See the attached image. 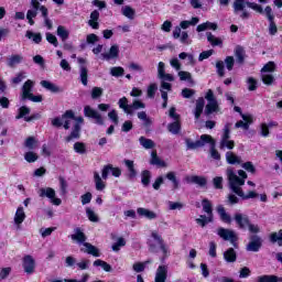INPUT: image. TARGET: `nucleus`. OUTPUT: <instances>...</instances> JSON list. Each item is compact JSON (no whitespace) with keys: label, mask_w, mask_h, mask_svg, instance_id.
<instances>
[{"label":"nucleus","mask_w":282,"mask_h":282,"mask_svg":"<svg viewBox=\"0 0 282 282\" xmlns=\"http://www.w3.org/2000/svg\"><path fill=\"white\" fill-rule=\"evenodd\" d=\"M227 178L232 193L238 195V197H241L242 199H254V197H258V194L253 191L245 194L243 189H241V186H243L246 180H248L246 171L239 170L236 172L232 167H229L227 169Z\"/></svg>","instance_id":"nucleus-1"},{"label":"nucleus","mask_w":282,"mask_h":282,"mask_svg":"<svg viewBox=\"0 0 282 282\" xmlns=\"http://www.w3.org/2000/svg\"><path fill=\"white\" fill-rule=\"evenodd\" d=\"M247 6L254 12H258V14H263L265 17V19H268L269 34L271 36H274V34H276V32H279V29L276 28V23L274 22V13L272 12V7L267 6L263 10V7L257 2H249V3H247Z\"/></svg>","instance_id":"nucleus-2"},{"label":"nucleus","mask_w":282,"mask_h":282,"mask_svg":"<svg viewBox=\"0 0 282 282\" xmlns=\"http://www.w3.org/2000/svg\"><path fill=\"white\" fill-rule=\"evenodd\" d=\"M273 72H276V64L274 62H269L261 68V80L264 85L274 84Z\"/></svg>","instance_id":"nucleus-3"},{"label":"nucleus","mask_w":282,"mask_h":282,"mask_svg":"<svg viewBox=\"0 0 282 282\" xmlns=\"http://www.w3.org/2000/svg\"><path fill=\"white\" fill-rule=\"evenodd\" d=\"M75 116L74 111L67 110L62 117H56L51 120L53 127H64V129H69L72 122H74Z\"/></svg>","instance_id":"nucleus-4"},{"label":"nucleus","mask_w":282,"mask_h":282,"mask_svg":"<svg viewBox=\"0 0 282 282\" xmlns=\"http://www.w3.org/2000/svg\"><path fill=\"white\" fill-rule=\"evenodd\" d=\"M152 241L150 243L151 252H158V248H160L163 257H169V247L164 245V240H162V236L158 234V231L152 232Z\"/></svg>","instance_id":"nucleus-5"},{"label":"nucleus","mask_w":282,"mask_h":282,"mask_svg":"<svg viewBox=\"0 0 282 282\" xmlns=\"http://www.w3.org/2000/svg\"><path fill=\"white\" fill-rule=\"evenodd\" d=\"M232 127V123H226L223 129V134L220 138L219 149H228L229 151H232L235 149V141L230 140V129Z\"/></svg>","instance_id":"nucleus-6"},{"label":"nucleus","mask_w":282,"mask_h":282,"mask_svg":"<svg viewBox=\"0 0 282 282\" xmlns=\"http://www.w3.org/2000/svg\"><path fill=\"white\" fill-rule=\"evenodd\" d=\"M186 148L189 150L200 149V147H206V144H215V139L210 134H202L200 140L193 141L191 139H185Z\"/></svg>","instance_id":"nucleus-7"},{"label":"nucleus","mask_w":282,"mask_h":282,"mask_svg":"<svg viewBox=\"0 0 282 282\" xmlns=\"http://www.w3.org/2000/svg\"><path fill=\"white\" fill-rule=\"evenodd\" d=\"M39 195L40 197H47L48 199H51V204H53V206H61V204H63V200H61V198H56V191H54V188L52 187L40 188Z\"/></svg>","instance_id":"nucleus-8"},{"label":"nucleus","mask_w":282,"mask_h":282,"mask_svg":"<svg viewBox=\"0 0 282 282\" xmlns=\"http://www.w3.org/2000/svg\"><path fill=\"white\" fill-rule=\"evenodd\" d=\"M249 3L250 2L246 0H235L232 3L235 14H239V12H241L240 19H250V12L246 10V6L248 8Z\"/></svg>","instance_id":"nucleus-9"},{"label":"nucleus","mask_w":282,"mask_h":282,"mask_svg":"<svg viewBox=\"0 0 282 282\" xmlns=\"http://www.w3.org/2000/svg\"><path fill=\"white\" fill-rule=\"evenodd\" d=\"M205 99L207 100L206 113H215V111H219V104L217 102L213 90L209 89L206 93Z\"/></svg>","instance_id":"nucleus-10"},{"label":"nucleus","mask_w":282,"mask_h":282,"mask_svg":"<svg viewBox=\"0 0 282 282\" xmlns=\"http://www.w3.org/2000/svg\"><path fill=\"white\" fill-rule=\"evenodd\" d=\"M73 122H75L74 128L70 134L66 138V142H72V140H78V138H80V124H84L85 119H83V117H75Z\"/></svg>","instance_id":"nucleus-11"},{"label":"nucleus","mask_w":282,"mask_h":282,"mask_svg":"<svg viewBox=\"0 0 282 282\" xmlns=\"http://www.w3.org/2000/svg\"><path fill=\"white\" fill-rule=\"evenodd\" d=\"M217 235L225 241H230V243L237 248V234H235V231L226 228H218Z\"/></svg>","instance_id":"nucleus-12"},{"label":"nucleus","mask_w":282,"mask_h":282,"mask_svg":"<svg viewBox=\"0 0 282 282\" xmlns=\"http://www.w3.org/2000/svg\"><path fill=\"white\" fill-rule=\"evenodd\" d=\"M84 115L86 118H93L96 124H105V119H102V115L98 112V110L91 108L90 106H85Z\"/></svg>","instance_id":"nucleus-13"},{"label":"nucleus","mask_w":282,"mask_h":282,"mask_svg":"<svg viewBox=\"0 0 282 282\" xmlns=\"http://www.w3.org/2000/svg\"><path fill=\"white\" fill-rule=\"evenodd\" d=\"M109 175L120 177V175H122V171L119 167H113L111 164L105 165L101 170L102 180H108Z\"/></svg>","instance_id":"nucleus-14"},{"label":"nucleus","mask_w":282,"mask_h":282,"mask_svg":"<svg viewBox=\"0 0 282 282\" xmlns=\"http://www.w3.org/2000/svg\"><path fill=\"white\" fill-rule=\"evenodd\" d=\"M31 6L33 9L28 11L26 19L30 25H34V19H36V14L39 10H41V3L39 2V0H31Z\"/></svg>","instance_id":"nucleus-15"},{"label":"nucleus","mask_w":282,"mask_h":282,"mask_svg":"<svg viewBox=\"0 0 282 282\" xmlns=\"http://www.w3.org/2000/svg\"><path fill=\"white\" fill-rule=\"evenodd\" d=\"M261 249V238L259 236H251L250 242L247 245L248 252H259Z\"/></svg>","instance_id":"nucleus-16"},{"label":"nucleus","mask_w":282,"mask_h":282,"mask_svg":"<svg viewBox=\"0 0 282 282\" xmlns=\"http://www.w3.org/2000/svg\"><path fill=\"white\" fill-rule=\"evenodd\" d=\"M242 120L237 121L235 127L236 129H243L248 131L250 129V124H252V116L251 115H241Z\"/></svg>","instance_id":"nucleus-17"},{"label":"nucleus","mask_w":282,"mask_h":282,"mask_svg":"<svg viewBox=\"0 0 282 282\" xmlns=\"http://www.w3.org/2000/svg\"><path fill=\"white\" fill-rule=\"evenodd\" d=\"M120 54V46L113 44L107 53L101 54L105 61H113V58H118Z\"/></svg>","instance_id":"nucleus-18"},{"label":"nucleus","mask_w":282,"mask_h":282,"mask_svg":"<svg viewBox=\"0 0 282 282\" xmlns=\"http://www.w3.org/2000/svg\"><path fill=\"white\" fill-rule=\"evenodd\" d=\"M32 89H34V82L28 79L22 86V100H28V97L32 96Z\"/></svg>","instance_id":"nucleus-19"},{"label":"nucleus","mask_w":282,"mask_h":282,"mask_svg":"<svg viewBox=\"0 0 282 282\" xmlns=\"http://www.w3.org/2000/svg\"><path fill=\"white\" fill-rule=\"evenodd\" d=\"M235 221L239 226V228H242V229L248 228L250 226V219L241 213H237L235 215Z\"/></svg>","instance_id":"nucleus-20"},{"label":"nucleus","mask_w":282,"mask_h":282,"mask_svg":"<svg viewBox=\"0 0 282 282\" xmlns=\"http://www.w3.org/2000/svg\"><path fill=\"white\" fill-rule=\"evenodd\" d=\"M166 274H169L166 265H160L156 270L154 282H166Z\"/></svg>","instance_id":"nucleus-21"},{"label":"nucleus","mask_w":282,"mask_h":282,"mask_svg":"<svg viewBox=\"0 0 282 282\" xmlns=\"http://www.w3.org/2000/svg\"><path fill=\"white\" fill-rule=\"evenodd\" d=\"M23 269L26 274H32L34 272V258H32V256L24 257Z\"/></svg>","instance_id":"nucleus-22"},{"label":"nucleus","mask_w":282,"mask_h":282,"mask_svg":"<svg viewBox=\"0 0 282 282\" xmlns=\"http://www.w3.org/2000/svg\"><path fill=\"white\" fill-rule=\"evenodd\" d=\"M23 63V56L21 54H13L7 58L8 67H17V65H21Z\"/></svg>","instance_id":"nucleus-23"},{"label":"nucleus","mask_w":282,"mask_h":282,"mask_svg":"<svg viewBox=\"0 0 282 282\" xmlns=\"http://www.w3.org/2000/svg\"><path fill=\"white\" fill-rule=\"evenodd\" d=\"M84 248H82V252H86L87 254H91L93 257H100V250L96 248L94 245L89 242H84Z\"/></svg>","instance_id":"nucleus-24"},{"label":"nucleus","mask_w":282,"mask_h":282,"mask_svg":"<svg viewBox=\"0 0 282 282\" xmlns=\"http://www.w3.org/2000/svg\"><path fill=\"white\" fill-rule=\"evenodd\" d=\"M100 19V12L98 10H94L90 13V19L88 21V25L93 28V30H98L100 28V24L98 23V20Z\"/></svg>","instance_id":"nucleus-25"},{"label":"nucleus","mask_w":282,"mask_h":282,"mask_svg":"<svg viewBox=\"0 0 282 282\" xmlns=\"http://www.w3.org/2000/svg\"><path fill=\"white\" fill-rule=\"evenodd\" d=\"M137 213L140 217H145V219H158V214H155V212L144 207H139Z\"/></svg>","instance_id":"nucleus-26"},{"label":"nucleus","mask_w":282,"mask_h":282,"mask_svg":"<svg viewBox=\"0 0 282 282\" xmlns=\"http://www.w3.org/2000/svg\"><path fill=\"white\" fill-rule=\"evenodd\" d=\"M13 221L18 228L21 226V224H23V221H25V210L23 207H18Z\"/></svg>","instance_id":"nucleus-27"},{"label":"nucleus","mask_w":282,"mask_h":282,"mask_svg":"<svg viewBox=\"0 0 282 282\" xmlns=\"http://www.w3.org/2000/svg\"><path fill=\"white\" fill-rule=\"evenodd\" d=\"M187 184H197L198 186H206V178L204 176L191 175L186 176Z\"/></svg>","instance_id":"nucleus-28"},{"label":"nucleus","mask_w":282,"mask_h":282,"mask_svg":"<svg viewBox=\"0 0 282 282\" xmlns=\"http://www.w3.org/2000/svg\"><path fill=\"white\" fill-rule=\"evenodd\" d=\"M206 37L213 47H221L224 45V40H221V37L215 36L210 32L206 33Z\"/></svg>","instance_id":"nucleus-29"},{"label":"nucleus","mask_w":282,"mask_h":282,"mask_svg":"<svg viewBox=\"0 0 282 282\" xmlns=\"http://www.w3.org/2000/svg\"><path fill=\"white\" fill-rule=\"evenodd\" d=\"M70 239L73 241H76L77 243H85V241H87V236H85V232H83V230L80 229H75L74 234L70 235Z\"/></svg>","instance_id":"nucleus-30"},{"label":"nucleus","mask_w":282,"mask_h":282,"mask_svg":"<svg viewBox=\"0 0 282 282\" xmlns=\"http://www.w3.org/2000/svg\"><path fill=\"white\" fill-rule=\"evenodd\" d=\"M217 28V23L207 21L202 24H198L196 28V32H206V30H213L215 32Z\"/></svg>","instance_id":"nucleus-31"},{"label":"nucleus","mask_w":282,"mask_h":282,"mask_svg":"<svg viewBox=\"0 0 282 282\" xmlns=\"http://www.w3.org/2000/svg\"><path fill=\"white\" fill-rule=\"evenodd\" d=\"M29 113H30V108L25 107V106H22L19 109V113L15 118H17V120H21V118H24L25 122H32V120H34V117H25Z\"/></svg>","instance_id":"nucleus-32"},{"label":"nucleus","mask_w":282,"mask_h":282,"mask_svg":"<svg viewBox=\"0 0 282 282\" xmlns=\"http://www.w3.org/2000/svg\"><path fill=\"white\" fill-rule=\"evenodd\" d=\"M94 182L96 191H105V188H107L105 181H102L98 172H94Z\"/></svg>","instance_id":"nucleus-33"},{"label":"nucleus","mask_w":282,"mask_h":282,"mask_svg":"<svg viewBox=\"0 0 282 282\" xmlns=\"http://www.w3.org/2000/svg\"><path fill=\"white\" fill-rule=\"evenodd\" d=\"M40 85L53 94H58V91H61V88L50 80H42Z\"/></svg>","instance_id":"nucleus-34"},{"label":"nucleus","mask_w":282,"mask_h":282,"mask_svg":"<svg viewBox=\"0 0 282 282\" xmlns=\"http://www.w3.org/2000/svg\"><path fill=\"white\" fill-rule=\"evenodd\" d=\"M217 213L221 219V221H224L225 224H231L232 218L230 217V214L226 213V209L224 208V206H218L217 207Z\"/></svg>","instance_id":"nucleus-35"},{"label":"nucleus","mask_w":282,"mask_h":282,"mask_svg":"<svg viewBox=\"0 0 282 282\" xmlns=\"http://www.w3.org/2000/svg\"><path fill=\"white\" fill-rule=\"evenodd\" d=\"M205 105H206V102L204 101V98L200 97L196 100V108L194 111V116H195L196 120H199V116H202Z\"/></svg>","instance_id":"nucleus-36"},{"label":"nucleus","mask_w":282,"mask_h":282,"mask_svg":"<svg viewBox=\"0 0 282 282\" xmlns=\"http://www.w3.org/2000/svg\"><path fill=\"white\" fill-rule=\"evenodd\" d=\"M40 12H42V17H43V19H44V25H45V28H47V30H52L53 23H52V20H50V18L47 17L48 11H47V9L45 8V6H41Z\"/></svg>","instance_id":"nucleus-37"},{"label":"nucleus","mask_w":282,"mask_h":282,"mask_svg":"<svg viewBox=\"0 0 282 282\" xmlns=\"http://www.w3.org/2000/svg\"><path fill=\"white\" fill-rule=\"evenodd\" d=\"M224 259L227 261V263H235V261H237V252H235V249L229 248L227 251H225Z\"/></svg>","instance_id":"nucleus-38"},{"label":"nucleus","mask_w":282,"mask_h":282,"mask_svg":"<svg viewBox=\"0 0 282 282\" xmlns=\"http://www.w3.org/2000/svg\"><path fill=\"white\" fill-rule=\"evenodd\" d=\"M25 149H29V151H34L39 147V140L34 137H29L24 141Z\"/></svg>","instance_id":"nucleus-39"},{"label":"nucleus","mask_w":282,"mask_h":282,"mask_svg":"<svg viewBox=\"0 0 282 282\" xmlns=\"http://www.w3.org/2000/svg\"><path fill=\"white\" fill-rule=\"evenodd\" d=\"M127 246V240L124 238L119 237L117 238V241L112 243L111 250L112 252H120L121 248H124Z\"/></svg>","instance_id":"nucleus-40"},{"label":"nucleus","mask_w":282,"mask_h":282,"mask_svg":"<svg viewBox=\"0 0 282 282\" xmlns=\"http://www.w3.org/2000/svg\"><path fill=\"white\" fill-rule=\"evenodd\" d=\"M171 84L166 83V82H162L161 83V97L163 100H169V93L166 91H171Z\"/></svg>","instance_id":"nucleus-41"},{"label":"nucleus","mask_w":282,"mask_h":282,"mask_svg":"<svg viewBox=\"0 0 282 282\" xmlns=\"http://www.w3.org/2000/svg\"><path fill=\"white\" fill-rule=\"evenodd\" d=\"M120 109H122L124 111V113H131V105H129V100L127 99V97H122L121 99H119L118 102Z\"/></svg>","instance_id":"nucleus-42"},{"label":"nucleus","mask_w":282,"mask_h":282,"mask_svg":"<svg viewBox=\"0 0 282 282\" xmlns=\"http://www.w3.org/2000/svg\"><path fill=\"white\" fill-rule=\"evenodd\" d=\"M258 282H282V278L276 275H260L257 278Z\"/></svg>","instance_id":"nucleus-43"},{"label":"nucleus","mask_w":282,"mask_h":282,"mask_svg":"<svg viewBox=\"0 0 282 282\" xmlns=\"http://www.w3.org/2000/svg\"><path fill=\"white\" fill-rule=\"evenodd\" d=\"M226 161L228 164H241V158L237 156V154L232 152L226 153Z\"/></svg>","instance_id":"nucleus-44"},{"label":"nucleus","mask_w":282,"mask_h":282,"mask_svg":"<svg viewBox=\"0 0 282 282\" xmlns=\"http://www.w3.org/2000/svg\"><path fill=\"white\" fill-rule=\"evenodd\" d=\"M197 23H199V18H192V20H185V21H182L180 23V28L182 30H188V28H191V25H197Z\"/></svg>","instance_id":"nucleus-45"},{"label":"nucleus","mask_w":282,"mask_h":282,"mask_svg":"<svg viewBox=\"0 0 282 282\" xmlns=\"http://www.w3.org/2000/svg\"><path fill=\"white\" fill-rule=\"evenodd\" d=\"M270 241L272 243H278V246H282V229L279 232H272L270 235Z\"/></svg>","instance_id":"nucleus-46"},{"label":"nucleus","mask_w":282,"mask_h":282,"mask_svg":"<svg viewBox=\"0 0 282 282\" xmlns=\"http://www.w3.org/2000/svg\"><path fill=\"white\" fill-rule=\"evenodd\" d=\"M151 164L155 165V166H166V163H164V161L160 160V158H158V152L153 151L151 153Z\"/></svg>","instance_id":"nucleus-47"},{"label":"nucleus","mask_w":282,"mask_h":282,"mask_svg":"<svg viewBox=\"0 0 282 282\" xmlns=\"http://www.w3.org/2000/svg\"><path fill=\"white\" fill-rule=\"evenodd\" d=\"M139 142L143 149H153V147H155V142H153V140L147 139L144 137H141Z\"/></svg>","instance_id":"nucleus-48"},{"label":"nucleus","mask_w":282,"mask_h":282,"mask_svg":"<svg viewBox=\"0 0 282 282\" xmlns=\"http://www.w3.org/2000/svg\"><path fill=\"white\" fill-rule=\"evenodd\" d=\"M202 206L204 213H206L208 217H213V205L210 204V200L203 199Z\"/></svg>","instance_id":"nucleus-49"},{"label":"nucleus","mask_w":282,"mask_h":282,"mask_svg":"<svg viewBox=\"0 0 282 282\" xmlns=\"http://www.w3.org/2000/svg\"><path fill=\"white\" fill-rule=\"evenodd\" d=\"M25 162H29V164H33V162H36L39 160V154H36L34 151H29L24 154Z\"/></svg>","instance_id":"nucleus-50"},{"label":"nucleus","mask_w":282,"mask_h":282,"mask_svg":"<svg viewBox=\"0 0 282 282\" xmlns=\"http://www.w3.org/2000/svg\"><path fill=\"white\" fill-rule=\"evenodd\" d=\"M57 36H59V39H62V41H67V39H69V31H67V29H65V26L59 25L57 28Z\"/></svg>","instance_id":"nucleus-51"},{"label":"nucleus","mask_w":282,"mask_h":282,"mask_svg":"<svg viewBox=\"0 0 282 282\" xmlns=\"http://www.w3.org/2000/svg\"><path fill=\"white\" fill-rule=\"evenodd\" d=\"M166 178L170 182H172L174 191H176V188H180V181H177V177L175 176V172H169L166 174Z\"/></svg>","instance_id":"nucleus-52"},{"label":"nucleus","mask_w":282,"mask_h":282,"mask_svg":"<svg viewBox=\"0 0 282 282\" xmlns=\"http://www.w3.org/2000/svg\"><path fill=\"white\" fill-rule=\"evenodd\" d=\"M167 129L170 133L177 135V133H180V129H182V126L180 124V121H174L167 126Z\"/></svg>","instance_id":"nucleus-53"},{"label":"nucleus","mask_w":282,"mask_h":282,"mask_svg":"<svg viewBox=\"0 0 282 282\" xmlns=\"http://www.w3.org/2000/svg\"><path fill=\"white\" fill-rule=\"evenodd\" d=\"M210 221H213V216L200 215L199 218L196 219V224H198V226H202V228H204V226H206L207 224H210Z\"/></svg>","instance_id":"nucleus-54"},{"label":"nucleus","mask_w":282,"mask_h":282,"mask_svg":"<svg viewBox=\"0 0 282 282\" xmlns=\"http://www.w3.org/2000/svg\"><path fill=\"white\" fill-rule=\"evenodd\" d=\"M94 265L96 268H102V270H105V272H111V264L98 259L94 262Z\"/></svg>","instance_id":"nucleus-55"},{"label":"nucleus","mask_w":282,"mask_h":282,"mask_svg":"<svg viewBox=\"0 0 282 282\" xmlns=\"http://www.w3.org/2000/svg\"><path fill=\"white\" fill-rule=\"evenodd\" d=\"M124 164L129 171V177H135V175H138V173L135 172V167L133 166V161L126 160Z\"/></svg>","instance_id":"nucleus-56"},{"label":"nucleus","mask_w":282,"mask_h":282,"mask_svg":"<svg viewBox=\"0 0 282 282\" xmlns=\"http://www.w3.org/2000/svg\"><path fill=\"white\" fill-rule=\"evenodd\" d=\"M74 151L75 153H79L80 155H84V153H87V147L83 142H76L74 144Z\"/></svg>","instance_id":"nucleus-57"},{"label":"nucleus","mask_w":282,"mask_h":282,"mask_svg":"<svg viewBox=\"0 0 282 282\" xmlns=\"http://www.w3.org/2000/svg\"><path fill=\"white\" fill-rule=\"evenodd\" d=\"M144 107H145L144 102H142L140 100H134L132 102V105H130V113H129V116H131V113L137 111V109H144Z\"/></svg>","instance_id":"nucleus-58"},{"label":"nucleus","mask_w":282,"mask_h":282,"mask_svg":"<svg viewBox=\"0 0 282 282\" xmlns=\"http://www.w3.org/2000/svg\"><path fill=\"white\" fill-rule=\"evenodd\" d=\"M141 182L143 184V186H149V184L151 183V172L150 171H143L141 174Z\"/></svg>","instance_id":"nucleus-59"},{"label":"nucleus","mask_w":282,"mask_h":282,"mask_svg":"<svg viewBox=\"0 0 282 282\" xmlns=\"http://www.w3.org/2000/svg\"><path fill=\"white\" fill-rule=\"evenodd\" d=\"M122 14L123 17H127V19H133V17H135V11L131 7L126 6L122 8Z\"/></svg>","instance_id":"nucleus-60"},{"label":"nucleus","mask_w":282,"mask_h":282,"mask_svg":"<svg viewBox=\"0 0 282 282\" xmlns=\"http://www.w3.org/2000/svg\"><path fill=\"white\" fill-rule=\"evenodd\" d=\"M86 215H87L89 221H93L95 224H97V221H99L98 215L89 207L86 208Z\"/></svg>","instance_id":"nucleus-61"},{"label":"nucleus","mask_w":282,"mask_h":282,"mask_svg":"<svg viewBox=\"0 0 282 282\" xmlns=\"http://www.w3.org/2000/svg\"><path fill=\"white\" fill-rule=\"evenodd\" d=\"M180 80H187V83H193V75L189 72L180 70L178 72Z\"/></svg>","instance_id":"nucleus-62"},{"label":"nucleus","mask_w":282,"mask_h":282,"mask_svg":"<svg viewBox=\"0 0 282 282\" xmlns=\"http://www.w3.org/2000/svg\"><path fill=\"white\" fill-rule=\"evenodd\" d=\"M111 76H115L116 78L120 76H124V68L118 66V67H111L110 68Z\"/></svg>","instance_id":"nucleus-63"},{"label":"nucleus","mask_w":282,"mask_h":282,"mask_svg":"<svg viewBox=\"0 0 282 282\" xmlns=\"http://www.w3.org/2000/svg\"><path fill=\"white\" fill-rule=\"evenodd\" d=\"M235 54H236V58H237L238 63H243L245 52L241 48V46L236 47Z\"/></svg>","instance_id":"nucleus-64"}]
</instances>
